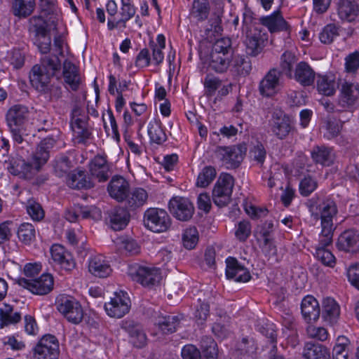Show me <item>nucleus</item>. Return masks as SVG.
Masks as SVG:
<instances>
[{
    "instance_id": "nucleus-59",
    "label": "nucleus",
    "mask_w": 359,
    "mask_h": 359,
    "mask_svg": "<svg viewBox=\"0 0 359 359\" xmlns=\"http://www.w3.org/2000/svg\"><path fill=\"white\" fill-rule=\"evenodd\" d=\"M234 67L238 74L247 76L252 70V63L248 57L237 56L234 60Z\"/></svg>"
},
{
    "instance_id": "nucleus-23",
    "label": "nucleus",
    "mask_w": 359,
    "mask_h": 359,
    "mask_svg": "<svg viewBox=\"0 0 359 359\" xmlns=\"http://www.w3.org/2000/svg\"><path fill=\"white\" fill-rule=\"evenodd\" d=\"M90 175L98 182H105L109 178V166L105 157L97 155L89 164Z\"/></svg>"
},
{
    "instance_id": "nucleus-33",
    "label": "nucleus",
    "mask_w": 359,
    "mask_h": 359,
    "mask_svg": "<svg viewBox=\"0 0 359 359\" xmlns=\"http://www.w3.org/2000/svg\"><path fill=\"white\" fill-rule=\"evenodd\" d=\"M125 199L126 200L127 208L130 210H135L147 203L148 194L143 188H134L128 191Z\"/></svg>"
},
{
    "instance_id": "nucleus-4",
    "label": "nucleus",
    "mask_w": 359,
    "mask_h": 359,
    "mask_svg": "<svg viewBox=\"0 0 359 359\" xmlns=\"http://www.w3.org/2000/svg\"><path fill=\"white\" fill-rule=\"evenodd\" d=\"M128 273L134 281L147 287L159 283L161 279L159 269L142 266L137 263L128 266Z\"/></svg>"
},
{
    "instance_id": "nucleus-20",
    "label": "nucleus",
    "mask_w": 359,
    "mask_h": 359,
    "mask_svg": "<svg viewBox=\"0 0 359 359\" xmlns=\"http://www.w3.org/2000/svg\"><path fill=\"white\" fill-rule=\"evenodd\" d=\"M55 144V140L53 137H46L41 141L32 155V163L36 171L48 161L50 157V149L54 147Z\"/></svg>"
},
{
    "instance_id": "nucleus-41",
    "label": "nucleus",
    "mask_w": 359,
    "mask_h": 359,
    "mask_svg": "<svg viewBox=\"0 0 359 359\" xmlns=\"http://www.w3.org/2000/svg\"><path fill=\"white\" fill-rule=\"evenodd\" d=\"M35 6V0H13L12 4L13 14L22 18L29 16Z\"/></svg>"
},
{
    "instance_id": "nucleus-17",
    "label": "nucleus",
    "mask_w": 359,
    "mask_h": 359,
    "mask_svg": "<svg viewBox=\"0 0 359 359\" xmlns=\"http://www.w3.org/2000/svg\"><path fill=\"white\" fill-rule=\"evenodd\" d=\"M53 260L65 271H72L76 266L72 255L59 244H54L50 248Z\"/></svg>"
},
{
    "instance_id": "nucleus-29",
    "label": "nucleus",
    "mask_w": 359,
    "mask_h": 359,
    "mask_svg": "<svg viewBox=\"0 0 359 359\" xmlns=\"http://www.w3.org/2000/svg\"><path fill=\"white\" fill-rule=\"evenodd\" d=\"M315 72L306 62H299L292 73V78L304 86H311L315 80Z\"/></svg>"
},
{
    "instance_id": "nucleus-3",
    "label": "nucleus",
    "mask_w": 359,
    "mask_h": 359,
    "mask_svg": "<svg viewBox=\"0 0 359 359\" xmlns=\"http://www.w3.org/2000/svg\"><path fill=\"white\" fill-rule=\"evenodd\" d=\"M57 311L69 323L78 325L83 318V308L75 298L67 295H60L56 300Z\"/></svg>"
},
{
    "instance_id": "nucleus-56",
    "label": "nucleus",
    "mask_w": 359,
    "mask_h": 359,
    "mask_svg": "<svg viewBox=\"0 0 359 359\" xmlns=\"http://www.w3.org/2000/svg\"><path fill=\"white\" fill-rule=\"evenodd\" d=\"M27 212L34 221H41L43 219L45 213L40 203L34 198H30L27 202Z\"/></svg>"
},
{
    "instance_id": "nucleus-19",
    "label": "nucleus",
    "mask_w": 359,
    "mask_h": 359,
    "mask_svg": "<svg viewBox=\"0 0 359 359\" xmlns=\"http://www.w3.org/2000/svg\"><path fill=\"white\" fill-rule=\"evenodd\" d=\"M129 189L128 182L119 175L114 176L107 186L109 196L118 202H122L125 200Z\"/></svg>"
},
{
    "instance_id": "nucleus-16",
    "label": "nucleus",
    "mask_w": 359,
    "mask_h": 359,
    "mask_svg": "<svg viewBox=\"0 0 359 359\" xmlns=\"http://www.w3.org/2000/svg\"><path fill=\"white\" fill-rule=\"evenodd\" d=\"M359 96V86L356 83L344 81L341 83L338 104L346 109L351 107Z\"/></svg>"
},
{
    "instance_id": "nucleus-48",
    "label": "nucleus",
    "mask_w": 359,
    "mask_h": 359,
    "mask_svg": "<svg viewBox=\"0 0 359 359\" xmlns=\"http://www.w3.org/2000/svg\"><path fill=\"white\" fill-rule=\"evenodd\" d=\"M297 57L294 53L285 51L280 57V74L283 73L288 78H292L293 67L297 62Z\"/></svg>"
},
{
    "instance_id": "nucleus-9",
    "label": "nucleus",
    "mask_w": 359,
    "mask_h": 359,
    "mask_svg": "<svg viewBox=\"0 0 359 359\" xmlns=\"http://www.w3.org/2000/svg\"><path fill=\"white\" fill-rule=\"evenodd\" d=\"M130 308V300L123 291L115 292L110 302L105 303L104 309L108 316L121 318L128 313Z\"/></svg>"
},
{
    "instance_id": "nucleus-28",
    "label": "nucleus",
    "mask_w": 359,
    "mask_h": 359,
    "mask_svg": "<svg viewBox=\"0 0 359 359\" xmlns=\"http://www.w3.org/2000/svg\"><path fill=\"white\" fill-rule=\"evenodd\" d=\"M130 215L122 207H115L108 212V219L111 228L114 231L123 229L128 224Z\"/></svg>"
},
{
    "instance_id": "nucleus-63",
    "label": "nucleus",
    "mask_w": 359,
    "mask_h": 359,
    "mask_svg": "<svg viewBox=\"0 0 359 359\" xmlns=\"http://www.w3.org/2000/svg\"><path fill=\"white\" fill-rule=\"evenodd\" d=\"M122 6L119 12L121 18L119 19L124 25L130 20L135 14L136 10L129 0H122Z\"/></svg>"
},
{
    "instance_id": "nucleus-40",
    "label": "nucleus",
    "mask_w": 359,
    "mask_h": 359,
    "mask_svg": "<svg viewBox=\"0 0 359 359\" xmlns=\"http://www.w3.org/2000/svg\"><path fill=\"white\" fill-rule=\"evenodd\" d=\"M358 8L352 0H341L338 7V15L342 20L352 22L358 15Z\"/></svg>"
},
{
    "instance_id": "nucleus-2",
    "label": "nucleus",
    "mask_w": 359,
    "mask_h": 359,
    "mask_svg": "<svg viewBox=\"0 0 359 359\" xmlns=\"http://www.w3.org/2000/svg\"><path fill=\"white\" fill-rule=\"evenodd\" d=\"M143 223L149 231L163 233L170 229L172 222L170 215L164 209L149 208L144 212Z\"/></svg>"
},
{
    "instance_id": "nucleus-42",
    "label": "nucleus",
    "mask_w": 359,
    "mask_h": 359,
    "mask_svg": "<svg viewBox=\"0 0 359 359\" xmlns=\"http://www.w3.org/2000/svg\"><path fill=\"white\" fill-rule=\"evenodd\" d=\"M210 11L208 0H194L191 15L197 21L203 22L208 19Z\"/></svg>"
},
{
    "instance_id": "nucleus-1",
    "label": "nucleus",
    "mask_w": 359,
    "mask_h": 359,
    "mask_svg": "<svg viewBox=\"0 0 359 359\" xmlns=\"http://www.w3.org/2000/svg\"><path fill=\"white\" fill-rule=\"evenodd\" d=\"M332 213H335V208L327 205L323 208L321 212V238L320 244L322 245L316 249V257L326 266L333 267L335 264L334 255L325 248L328 246L332 241L333 223Z\"/></svg>"
},
{
    "instance_id": "nucleus-7",
    "label": "nucleus",
    "mask_w": 359,
    "mask_h": 359,
    "mask_svg": "<svg viewBox=\"0 0 359 359\" xmlns=\"http://www.w3.org/2000/svg\"><path fill=\"white\" fill-rule=\"evenodd\" d=\"M18 284L36 295H45L53 289L54 279L52 275L43 273L36 279L20 278Z\"/></svg>"
},
{
    "instance_id": "nucleus-39",
    "label": "nucleus",
    "mask_w": 359,
    "mask_h": 359,
    "mask_svg": "<svg viewBox=\"0 0 359 359\" xmlns=\"http://www.w3.org/2000/svg\"><path fill=\"white\" fill-rule=\"evenodd\" d=\"M147 131L151 142L161 144L167 140L166 134L159 120L154 119L149 121Z\"/></svg>"
},
{
    "instance_id": "nucleus-26",
    "label": "nucleus",
    "mask_w": 359,
    "mask_h": 359,
    "mask_svg": "<svg viewBox=\"0 0 359 359\" xmlns=\"http://www.w3.org/2000/svg\"><path fill=\"white\" fill-rule=\"evenodd\" d=\"M301 311L304 319L307 323L317 321L320 313L318 300L311 295L306 296L302 301Z\"/></svg>"
},
{
    "instance_id": "nucleus-60",
    "label": "nucleus",
    "mask_w": 359,
    "mask_h": 359,
    "mask_svg": "<svg viewBox=\"0 0 359 359\" xmlns=\"http://www.w3.org/2000/svg\"><path fill=\"white\" fill-rule=\"evenodd\" d=\"M249 154L251 160L262 166L266 157V151L262 143L259 142L251 148Z\"/></svg>"
},
{
    "instance_id": "nucleus-14",
    "label": "nucleus",
    "mask_w": 359,
    "mask_h": 359,
    "mask_svg": "<svg viewBox=\"0 0 359 359\" xmlns=\"http://www.w3.org/2000/svg\"><path fill=\"white\" fill-rule=\"evenodd\" d=\"M280 77V71L276 69H270L259 82V93L266 97L276 95L279 90Z\"/></svg>"
},
{
    "instance_id": "nucleus-27",
    "label": "nucleus",
    "mask_w": 359,
    "mask_h": 359,
    "mask_svg": "<svg viewBox=\"0 0 359 359\" xmlns=\"http://www.w3.org/2000/svg\"><path fill=\"white\" fill-rule=\"evenodd\" d=\"M262 25L266 27L271 33L285 31L290 33V27L280 11L260 18Z\"/></svg>"
},
{
    "instance_id": "nucleus-44",
    "label": "nucleus",
    "mask_w": 359,
    "mask_h": 359,
    "mask_svg": "<svg viewBox=\"0 0 359 359\" xmlns=\"http://www.w3.org/2000/svg\"><path fill=\"white\" fill-rule=\"evenodd\" d=\"M256 329L269 339L271 344L270 353L272 355L273 351L276 349L277 334L275 325L273 323H266L264 320H262L256 325Z\"/></svg>"
},
{
    "instance_id": "nucleus-53",
    "label": "nucleus",
    "mask_w": 359,
    "mask_h": 359,
    "mask_svg": "<svg viewBox=\"0 0 359 359\" xmlns=\"http://www.w3.org/2000/svg\"><path fill=\"white\" fill-rule=\"evenodd\" d=\"M79 107H75L72 111L71 127L74 132L88 126V116L81 115Z\"/></svg>"
},
{
    "instance_id": "nucleus-64",
    "label": "nucleus",
    "mask_w": 359,
    "mask_h": 359,
    "mask_svg": "<svg viewBox=\"0 0 359 359\" xmlns=\"http://www.w3.org/2000/svg\"><path fill=\"white\" fill-rule=\"evenodd\" d=\"M38 131L48 130L52 126V122L48 115L45 112H36V116L33 118Z\"/></svg>"
},
{
    "instance_id": "nucleus-13",
    "label": "nucleus",
    "mask_w": 359,
    "mask_h": 359,
    "mask_svg": "<svg viewBox=\"0 0 359 359\" xmlns=\"http://www.w3.org/2000/svg\"><path fill=\"white\" fill-rule=\"evenodd\" d=\"M267 41L268 34L264 31L255 29L247 32L245 41L246 53L252 57L257 56L262 52Z\"/></svg>"
},
{
    "instance_id": "nucleus-36",
    "label": "nucleus",
    "mask_w": 359,
    "mask_h": 359,
    "mask_svg": "<svg viewBox=\"0 0 359 359\" xmlns=\"http://www.w3.org/2000/svg\"><path fill=\"white\" fill-rule=\"evenodd\" d=\"M303 355L305 359H329L327 349L320 344L306 342L304 345Z\"/></svg>"
},
{
    "instance_id": "nucleus-37",
    "label": "nucleus",
    "mask_w": 359,
    "mask_h": 359,
    "mask_svg": "<svg viewBox=\"0 0 359 359\" xmlns=\"http://www.w3.org/2000/svg\"><path fill=\"white\" fill-rule=\"evenodd\" d=\"M20 320L21 313L18 311H14L12 306L4 304L0 308V328L18 323Z\"/></svg>"
},
{
    "instance_id": "nucleus-46",
    "label": "nucleus",
    "mask_w": 359,
    "mask_h": 359,
    "mask_svg": "<svg viewBox=\"0 0 359 359\" xmlns=\"http://www.w3.org/2000/svg\"><path fill=\"white\" fill-rule=\"evenodd\" d=\"M201 348L205 359H217L218 349L217 343L210 337H203L201 341Z\"/></svg>"
},
{
    "instance_id": "nucleus-35",
    "label": "nucleus",
    "mask_w": 359,
    "mask_h": 359,
    "mask_svg": "<svg viewBox=\"0 0 359 359\" xmlns=\"http://www.w3.org/2000/svg\"><path fill=\"white\" fill-rule=\"evenodd\" d=\"M232 57L224 54L210 53L209 60V68L216 73L222 74L229 67Z\"/></svg>"
},
{
    "instance_id": "nucleus-11",
    "label": "nucleus",
    "mask_w": 359,
    "mask_h": 359,
    "mask_svg": "<svg viewBox=\"0 0 359 359\" xmlns=\"http://www.w3.org/2000/svg\"><path fill=\"white\" fill-rule=\"evenodd\" d=\"M121 328L128 333L129 340L136 348L147 345V337L142 325L133 320L126 319L121 322Z\"/></svg>"
},
{
    "instance_id": "nucleus-24",
    "label": "nucleus",
    "mask_w": 359,
    "mask_h": 359,
    "mask_svg": "<svg viewBox=\"0 0 359 359\" xmlns=\"http://www.w3.org/2000/svg\"><path fill=\"white\" fill-rule=\"evenodd\" d=\"M180 321L178 316L160 314L155 318L154 324L162 334H170L177 331Z\"/></svg>"
},
{
    "instance_id": "nucleus-12",
    "label": "nucleus",
    "mask_w": 359,
    "mask_h": 359,
    "mask_svg": "<svg viewBox=\"0 0 359 359\" xmlns=\"http://www.w3.org/2000/svg\"><path fill=\"white\" fill-rule=\"evenodd\" d=\"M168 208L177 219L184 222L189 220L194 213L193 203L183 197H174L170 199Z\"/></svg>"
},
{
    "instance_id": "nucleus-25",
    "label": "nucleus",
    "mask_w": 359,
    "mask_h": 359,
    "mask_svg": "<svg viewBox=\"0 0 359 359\" xmlns=\"http://www.w3.org/2000/svg\"><path fill=\"white\" fill-rule=\"evenodd\" d=\"M29 109L23 104H15L7 111L6 115L8 127H22L28 118Z\"/></svg>"
},
{
    "instance_id": "nucleus-47",
    "label": "nucleus",
    "mask_w": 359,
    "mask_h": 359,
    "mask_svg": "<svg viewBox=\"0 0 359 359\" xmlns=\"http://www.w3.org/2000/svg\"><path fill=\"white\" fill-rule=\"evenodd\" d=\"M53 167L55 175L62 177L69 172L72 168V163L69 157L60 155L53 161Z\"/></svg>"
},
{
    "instance_id": "nucleus-34",
    "label": "nucleus",
    "mask_w": 359,
    "mask_h": 359,
    "mask_svg": "<svg viewBox=\"0 0 359 359\" xmlns=\"http://www.w3.org/2000/svg\"><path fill=\"white\" fill-rule=\"evenodd\" d=\"M257 349L255 340L252 337H245L238 344L235 355L238 359H252Z\"/></svg>"
},
{
    "instance_id": "nucleus-30",
    "label": "nucleus",
    "mask_w": 359,
    "mask_h": 359,
    "mask_svg": "<svg viewBox=\"0 0 359 359\" xmlns=\"http://www.w3.org/2000/svg\"><path fill=\"white\" fill-rule=\"evenodd\" d=\"M338 250L348 252L359 250V236L353 230L344 231L338 237Z\"/></svg>"
},
{
    "instance_id": "nucleus-50",
    "label": "nucleus",
    "mask_w": 359,
    "mask_h": 359,
    "mask_svg": "<svg viewBox=\"0 0 359 359\" xmlns=\"http://www.w3.org/2000/svg\"><path fill=\"white\" fill-rule=\"evenodd\" d=\"M311 156L315 162L325 166L330 165L333 162L331 156V150L326 147H314L311 152Z\"/></svg>"
},
{
    "instance_id": "nucleus-38",
    "label": "nucleus",
    "mask_w": 359,
    "mask_h": 359,
    "mask_svg": "<svg viewBox=\"0 0 359 359\" xmlns=\"http://www.w3.org/2000/svg\"><path fill=\"white\" fill-rule=\"evenodd\" d=\"M322 318L329 324L337 322V302L334 297H326L322 302Z\"/></svg>"
},
{
    "instance_id": "nucleus-31",
    "label": "nucleus",
    "mask_w": 359,
    "mask_h": 359,
    "mask_svg": "<svg viewBox=\"0 0 359 359\" xmlns=\"http://www.w3.org/2000/svg\"><path fill=\"white\" fill-rule=\"evenodd\" d=\"M62 74L65 83L71 89L76 91L81 83V77L76 66L69 60H65L62 65Z\"/></svg>"
},
{
    "instance_id": "nucleus-52",
    "label": "nucleus",
    "mask_w": 359,
    "mask_h": 359,
    "mask_svg": "<svg viewBox=\"0 0 359 359\" xmlns=\"http://www.w3.org/2000/svg\"><path fill=\"white\" fill-rule=\"evenodd\" d=\"M211 52L217 54H225L232 57L233 48L231 47V40L228 37L217 39L214 43Z\"/></svg>"
},
{
    "instance_id": "nucleus-10",
    "label": "nucleus",
    "mask_w": 359,
    "mask_h": 359,
    "mask_svg": "<svg viewBox=\"0 0 359 359\" xmlns=\"http://www.w3.org/2000/svg\"><path fill=\"white\" fill-rule=\"evenodd\" d=\"M245 151L241 146L219 147L216 150L217 157L227 168H236L243 160Z\"/></svg>"
},
{
    "instance_id": "nucleus-32",
    "label": "nucleus",
    "mask_w": 359,
    "mask_h": 359,
    "mask_svg": "<svg viewBox=\"0 0 359 359\" xmlns=\"http://www.w3.org/2000/svg\"><path fill=\"white\" fill-rule=\"evenodd\" d=\"M67 185L72 189H90L94 187L91 179L86 176L83 170H74L69 173L67 179Z\"/></svg>"
},
{
    "instance_id": "nucleus-49",
    "label": "nucleus",
    "mask_w": 359,
    "mask_h": 359,
    "mask_svg": "<svg viewBox=\"0 0 359 359\" xmlns=\"http://www.w3.org/2000/svg\"><path fill=\"white\" fill-rule=\"evenodd\" d=\"M43 70L48 72L54 76L61 69V62L57 55H45L41 59V65Z\"/></svg>"
},
{
    "instance_id": "nucleus-43",
    "label": "nucleus",
    "mask_w": 359,
    "mask_h": 359,
    "mask_svg": "<svg viewBox=\"0 0 359 359\" xmlns=\"http://www.w3.org/2000/svg\"><path fill=\"white\" fill-rule=\"evenodd\" d=\"M318 90L326 95L330 96L335 92V76L330 75H318L317 81Z\"/></svg>"
},
{
    "instance_id": "nucleus-57",
    "label": "nucleus",
    "mask_w": 359,
    "mask_h": 359,
    "mask_svg": "<svg viewBox=\"0 0 359 359\" xmlns=\"http://www.w3.org/2000/svg\"><path fill=\"white\" fill-rule=\"evenodd\" d=\"M251 234V224L249 221L243 220L236 226L235 236L241 242H245Z\"/></svg>"
},
{
    "instance_id": "nucleus-58",
    "label": "nucleus",
    "mask_w": 359,
    "mask_h": 359,
    "mask_svg": "<svg viewBox=\"0 0 359 359\" xmlns=\"http://www.w3.org/2000/svg\"><path fill=\"white\" fill-rule=\"evenodd\" d=\"M344 68L346 73H357L359 70V51L351 53L345 57Z\"/></svg>"
},
{
    "instance_id": "nucleus-22",
    "label": "nucleus",
    "mask_w": 359,
    "mask_h": 359,
    "mask_svg": "<svg viewBox=\"0 0 359 359\" xmlns=\"http://www.w3.org/2000/svg\"><path fill=\"white\" fill-rule=\"evenodd\" d=\"M53 76L51 74L43 70L39 65H36L32 69L29 79L34 88L40 92L46 93Z\"/></svg>"
},
{
    "instance_id": "nucleus-15",
    "label": "nucleus",
    "mask_w": 359,
    "mask_h": 359,
    "mask_svg": "<svg viewBox=\"0 0 359 359\" xmlns=\"http://www.w3.org/2000/svg\"><path fill=\"white\" fill-rule=\"evenodd\" d=\"M226 276L228 279H233L236 282L245 283L250 280L249 271L241 265L236 259L228 257L226 259Z\"/></svg>"
},
{
    "instance_id": "nucleus-61",
    "label": "nucleus",
    "mask_w": 359,
    "mask_h": 359,
    "mask_svg": "<svg viewBox=\"0 0 359 359\" xmlns=\"http://www.w3.org/2000/svg\"><path fill=\"white\" fill-rule=\"evenodd\" d=\"M79 210H81V212H79L80 219H92L95 220H98L100 219L102 217L101 210L94 205H79Z\"/></svg>"
},
{
    "instance_id": "nucleus-55",
    "label": "nucleus",
    "mask_w": 359,
    "mask_h": 359,
    "mask_svg": "<svg viewBox=\"0 0 359 359\" xmlns=\"http://www.w3.org/2000/svg\"><path fill=\"white\" fill-rule=\"evenodd\" d=\"M19 239L25 244H29L35 238V229L32 224H22L18 231Z\"/></svg>"
},
{
    "instance_id": "nucleus-21",
    "label": "nucleus",
    "mask_w": 359,
    "mask_h": 359,
    "mask_svg": "<svg viewBox=\"0 0 359 359\" xmlns=\"http://www.w3.org/2000/svg\"><path fill=\"white\" fill-rule=\"evenodd\" d=\"M34 164L26 162L24 160L12 159L7 165L9 172L25 180H31L35 175L36 168Z\"/></svg>"
},
{
    "instance_id": "nucleus-8",
    "label": "nucleus",
    "mask_w": 359,
    "mask_h": 359,
    "mask_svg": "<svg viewBox=\"0 0 359 359\" xmlns=\"http://www.w3.org/2000/svg\"><path fill=\"white\" fill-rule=\"evenodd\" d=\"M269 126L273 134L279 140H285L294 130L292 119L283 111H273Z\"/></svg>"
},
{
    "instance_id": "nucleus-5",
    "label": "nucleus",
    "mask_w": 359,
    "mask_h": 359,
    "mask_svg": "<svg viewBox=\"0 0 359 359\" xmlns=\"http://www.w3.org/2000/svg\"><path fill=\"white\" fill-rule=\"evenodd\" d=\"M233 186V177L227 173L222 174L212 190L214 203L218 207L226 206L231 201Z\"/></svg>"
},
{
    "instance_id": "nucleus-45",
    "label": "nucleus",
    "mask_w": 359,
    "mask_h": 359,
    "mask_svg": "<svg viewBox=\"0 0 359 359\" xmlns=\"http://www.w3.org/2000/svg\"><path fill=\"white\" fill-rule=\"evenodd\" d=\"M29 24L36 36H47L50 30V25L40 15H34L29 19Z\"/></svg>"
},
{
    "instance_id": "nucleus-51",
    "label": "nucleus",
    "mask_w": 359,
    "mask_h": 359,
    "mask_svg": "<svg viewBox=\"0 0 359 359\" xmlns=\"http://www.w3.org/2000/svg\"><path fill=\"white\" fill-rule=\"evenodd\" d=\"M215 169L212 166H205L198 174L196 186L203 188L208 187L215 179Z\"/></svg>"
},
{
    "instance_id": "nucleus-18",
    "label": "nucleus",
    "mask_w": 359,
    "mask_h": 359,
    "mask_svg": "<svg viewBox=\"0 0 359 359\" xmlns=\"http://www.w3.org/2000/svg\"><path fill=\"white\" fill-rule=\"evenodd\" d=\"M88 271L95 277L105 278L111 275L112 269L109 261L102 255H98L89 259Z\"/></svg>"
},
{
    "instance_id": "nucleus-54",
    "label": "nucleus",
    "mask_w": 359,
    "mask_h": 359,
    "mask_svg": "<svg viewBox=\"0 0 359 359\" xmlns=\"http://www.w3.org/2000/svg\"><path fill=\"white\" fill-rule=\"evenodd\" d=\"M198 242V232L196 227L187 229L182 235V243L185 248L194 249Z\"/></svg>"
},
{
    "instance_id": "nucleus-6",
    "label": "nucleus",
    "mask_w": 359,
    "mask_h": 359,
    "mask_svg": "<svg viewBox=\"0 0 359 359\" xmlns=\"http://www.w3.org/2000/svg\"><path fill=\"white\" fill-rule=\"evenodd\" d=\"M59 341L55 335L45 334L33 348L32 359H58Z\"/></svg>"
},
{
    "instance_id": "nucleus-62",
    "label": "nucleus",
    "mask_w": 359,
    "mask_h": 359,
    "mask_svg": "<svg viewBox=\"0 0 359 359\" xmlns=\"http://www.w3.org/2000/svg\"><path fill=\"white\" fill-rule=\"evenodd\" d=\"M203 83L206 90L205 95L210 97L220 87L222 81L217 77L208 74L204 79Z\"/></svg>"
}]
</instances>
